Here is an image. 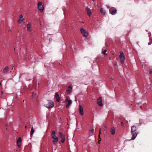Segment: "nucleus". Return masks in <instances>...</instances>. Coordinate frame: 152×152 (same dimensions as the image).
I'll return each mask as SVG.
<instances>
[{
  "instance_id": "22",
  "label": "nucleus",
  "mask_w": 152,
  "mask_h": 152,
  "mask_svg": "<svg viewBox=\"0 0 152 152\" xmlns=\"http://www.w3.org/2000/svg\"><path fill=\"white\" fill-rule=\"evenodd\" d=\"M100 11L101 13L103 14L104 15H105L106 14L105 11L103 10L102 8H101Z\"/></svg>"
},
{
  "instance_id": "12",
  "label": "nucleus",
  "mask_w": 152,
  "mask_h": 152,
  "mask_svg": "<svg viewBox=\"0 0 152 152\" xmlns=\"http://www.w3.org/2000/svg\"><path fill=\"white\" fill-rule=\"evenodd\" d=\"M23 16L22 15H21L19 17V20L18 22L19 23H21L23 21Z\"/></svg>"
},
{
  "instance_id": "15",
  "label": "nucleus",
  "mask_w": 152,
  "mask_h": 152,
  "mask_svg": "<svg viewBox=\"0 0 152 152\" xmlns=\"http://www.w3.org/2000/svg\"><path fill=\"white\" fill-rule=\"evenodd\" d=\"M136 132H137L136 127L134 126H132L131 127V133Z\"/></svg>"
},
{
  "instance_id": "35",
  "label": "nucleus",
  "mask_w": 152,
  "mask_h": 152,
  "mask_svg": "<svg viewBox=\"0 0 152 152\" xmlns=\"http://www.w3.org/2000/svg\"><path fill=\"white\" fill-rule=\"evenodd\" d=\"M1 94L2 95L3 94V92L2 91H1Z\"/></svg>"
},
{
  "instance_id": "2",
  "label": "nucleus",
  "mask_w": 152,
  "mask_h": 152,
  "mask_svg": "<svg viewBox=\"0 0 152 152\" xmlns=\"http://www.w3.org/2000/svg\"><path fill=\"white\" fill-rule=\"evenodd\" d=\"M65 102H66L67 103L66 105V108H68L72 103V101L71 100L69 99V97L68 96H66V97Z\"/></svg>"
},
{
  "instance_id": "19",
  "label": "nucleus",
  "mask_w": 152,
  "mask_h": 152,
  "mask_svg": "<svg viewBox=\"0 0 152 152\" xmlns=\"http://www.w3.org/2000/svg\"><path fill=\"white\" fill-rule=\"evenodd\" d=\"M58 135L59 137L61 138H65V136L62 133L60 132H58Z\"/></svg>"
},
{
  "instance_id": "21",
  "label": "nucleus",
  "mask_w": 152,
  "mask_h": 152,
  "mask_svg": "<svg viewBox=\"0 0 152 152\" xmlns=\"http://www.w3.org/2000/svg\"><path fill=\"white\" fill-rule=\"evenodd\" d=\"M34 132V129L33 127L32 126L31 128V131L30 132V136L31 137H32Z\"/></svg>"
},
{
  "instance_id": "32",
  "label": "nucleus",
  "mask_w": 152,
  "mask_h": 152,
  "mask_svg": "<svg viewBox=\"0 0 152 152\" xmlns=\"http://www.w3.org/2000/svg\"><path fill=\"white\" fill-rule=\"evenodd\" d=\"M86 37L88 35V33L86 32Z\"/></svg>"
},
{
  "instance_id": "11",
  "label": "nucleus",
  "mask_w": 152,
  "mask_h": 152,
  "mask_svg": "<svg viewBox=\"0 0 152 152\" xmlns=\"http://www.w3.org/2000/svg\"><path fill=\"white\" fill-rule=\"evenodd\" d=\"M55 97L56 99V100L57 102H59L60 100V99L58 93H56L55 96Z\"/></svg>"
},
{
  "instance_id": "17",
  "label": "nucleus",
  "mask_w": 152,
  "mask_h": 152,
  "mask_svg": "<svg viewBox=\"0 0 152 152\" xmlns=\"http://www.w3.org/2000/svg\"><path fill=\"white\" fill-rule=\"evenodd\" d=\"M80 31L81 33L82 34H83V36L84 37H86V31L82 28H80Z\"/></svg>"
},
{
  "instance_id": "18",
  "label": "nucleus",
  "mask_w": 152,
  "mask_h": 152,
  "mask_svg": "<svg viewBox=\"0 0 152 152\" xmlns=\"http://www.w3.org/2000/svg\"><path fill=\"white\" fill-rule=\"evenodd\" d=\"M110 131L111 134L113 135L114 134L115 132V129L114 127L111 128L110 129Z\"/></svg>"
},
{
  "instance_id": "8",
  "label": "nucleus",
  "mask_w": 152,
  "mask_h": 152,
  "mask_svg": "<svg viewBox=\"0 0 152 152\" xmlns=\"http://www.w3.org/2000/svg\"><path fill=\"white\" fill-rule=\"evenodd\" d=\"M17 143L18 146V148H20L21 145V139L20 137H18L17 141Z\"/></svg>"
},
{
  "instance_id": "31",
  "label": "nucleus",
  "mask_w": 152,
  "mask_h": 152,
  "mask_svg": "<svg viewBox=\"0 0 152 152\" xmlns=\"http://www.w3.org/2000/svg\"><path fill=\"white\" fill-rule=\"evenodd\" d=\"M75 101H77V96H75Z\"/></svg>"
},
{
  "instance_id": "24",
  "label": "nucleus",
  "mask_w": 152,
  "mask_h": 152,
  "mask_svg": "<svg viewBox=\"0 0 152 152\" xmlns=\"http://www.w3.org/2000/svg\"><path fill=\"white\" fill-rule=\"evenodd\" d=\"M101 133L100 131V130L99 132V135H98V137L99 138V141H98V143H99L100 141L101 140V139L100 137V135Z\"/></svg>"
},
{
  "instance_id": "26",
  "label": "nucleus",
  "mask_w": 152,
  "mask_h": 152,
  "mask_svg": "<svg viewBox=\"0 0 152 152\" xmlns=\"http://www.w3.org/2000/svg\"><path fill=\"white\" fill-rule=\"evenodd\" d=\"M107 50H104L102 53L104 54L105 55H107V54L106 53V52H107Z\"/></svg>"
},
{
  "instance_id": "36",
  "label": "nucleus",
  "mask_w": 152,
  "mask_h": 152,
  "mask_svg": "<svg viewBox=\"0 0 152 152\" xmlns=\"http://www.w3.org/2000/svg\"><path fill=\"white\" fill-rule=\"evenodd\" d=\"M140 107L141 108H142V106H140Z\"/></svg>"
},
{
  "instance_id": "23",
  "label": "nucleus",
  "mask_w": 152,
  "mask_h": 152,
  "mask_svg": "<svg viewBox=\"0 0 152 152\" xmlns=\"http://www.w3.org/2000/svg\"><path fill=\"white\" fill-rule=\"evenodd\" d=\"M32 96V99L36 98L37 97V95L36 94H35L34 92H33Z\"/></svg>"
},
{
  "instance_id": "4",
  "label": "nucleus",
  "mask_w": 152,
  "mask_h": 152,
  "mask_svg": "<svg viewBox=\"0 0 152 152\" xmlns=\"http://www.w3.org/2000/svg\"><path fill=\"white\" fill-rule=\"evenodd\" d=\"M119 57L121 59V64H123L125 59V57L124 56V54L122 52H120V54L119 55Z\"/></svg>"
},
{
  "instance_id": "1",
  "label": "nucleus",
  "mask_w": 152,
  "mask_h": 152,
  "mask_svg": "<svg viewBox=\"0 0 152 152\" xmlns=\"http://www.w3.org/2000/svg\"><path fill=\"white\" fill-rule=\"evenodd\" d=\"M52 137L53 139V144L56 145L57 142L58 140V138L56 136V132L55 131H53L51 133Z\"/></svg>"
},
{
  "instance_id": "30",
  "label": "nucleus",
  "mask_w": 152,
  "mask_h": 152,
  "mask_svg": "<svg viewBox=\"0 0 152 152\" xmlns=\"http://www.w3.org/2000/svg\"><path fill=\"white\" fill-rule=\"evenodd\" d=\"M121 125L122 126H124V124L123 122H121Z\"/></svg>"
},
{
  "instance_id": "16",
  "label": "nucleus",
  "mask_w": 152,
  "mask_h": 152,
  "mask_svg": "<svg viewBox=\"0 0 152 152\" xmlns=\"http://www.w3.org/2000/svg\"><path fill=\"white\" fill-rule=\"evenodd\" d=\"M86 12L88 15L90 16L91 14V10L88 8L86 7Z\"/></svg>"
},
{
  "instance_id": "14",
  "label": "nucleus",
  "mask_w": 152,
  "mask_h": 152,
  "mask_svg": "<svg viewBox=\"0 0 152 152\" xmlns=\"http://www.w3.org/2000/svg\"><path fill=\"white\" fill-rule=\"evenodd\" d=\"M79 113L80 115H82L83 114V109L82 107V106L79 105Z\"/></svg>"
},
{
  "instance_id": "13",
  "label": "nucleus",
  "mask_w": 152,
  "mask_h": 152,
  "mask_svg": "<svg viewBox=\"0 0 152 152\" xmlns=\"http://www.w3.org/2000/svg\"><path fill=\"white\" fill-rule=\"evenodd\" d=\"M9 70V68L8 66H6L3 69V72L4 74H7Z\"/></svg>"
},
{
  "instance_id": "6",
  "label": "nucleus",
  "mask_w": 152,
  "mask_h": 152,
  "mask_svg": "<svg viewBox=\"0 0 152 152\" xmlns=\"http://www.w3.org/2000/svg\"><path fill=\"white\" fill-rule=\"evenodd\" d=\"M117 10L114 8H111L109 9V12L113 15H115L117 13Z\"/></svg>"
},
{
  "instance_id": "5",
  "label": "nucleus",
  "mask_w": 152,
  "mask_h": 152,
  "mask_svg": "<svg viewBox=\"0 0 152 152\" xmlns=\"http://www.w3.org/2000/svg\"><path fill=\"white\" fill-rule=\"evenodd\" d=\"M38 7L41 12H42L44 10V7L42 5V3L41 1L39 2L38 4Z\"/></svg>"
},
{
  "instance_id": "9",
  "label": "nucleus",
  "mask_w": 152,
  "mask_h": 152,
  "mask_svg": "<svg viewBox=\"0 0 152 152\" xmlns=\"http://www.w3.org/2000/svg\"><path fill=\"white\" fill-rule=\"evenodd\" d=\"M97 103L99 106L101 107L102 106L103 104L102 102V99L101 97H99L98 99L97 100Z\"/></svg>"
},
{
  "instance_id": "27",
  "label": "nucleus",
  "mask_w": 152,
  "mask_h": 152,
  "mask_svg": "<svg viewBox=\"0 0 152 152\" xmlns=\"http://www.w3.org/2000/svg\"><path fill=\"white\" fill-rule=\"evenodd\" d=\"M8 124H6V129L7 130H8Z\"/></svg>"
},
{
  "instance_id": "10",
  "label": "nucleus",
  "mask_w": 152,
  "mask_h": 152,
  "mask_svg": "<svg viewBox=\"0 0 152 152\" xmlns=\"http://www.w3.org/2000/svg\"><path fill=\"white\" fill-rule=\"evenodd\" d=\"M132 134V137L131 139L132 140H134L136 137L138 133L137 132H131Z\"/></svg>"
},
{
  "instance_id": "3",
  "label": "nucleus",
  "mask_w": 152,
  "mask_h": 152,
  "mask_svg": "<svg viewBox=\"0 0 152 152\" xmlns=\"http://www.w3.org/2000/svg\"><path fill=\"white\" fill-rule=\"evenodd\" d=\"M46 107L48 108H51L53 107L54 105V102L50 100L48 101V103L45 104Z\"/></svg>"
},
{
  "instance_id": "34",
  "label": "nucleus",
  "mask_w": 152,
  "mask_h": 152,
  "mask_svg": "<svg viewBox=\"0 0 152 152\" xmlns=\"http://www.w3.org/2000/svg\"><path fill=\"white\" fill-rule=\"evenodd\" d=\"M27 126H25V128H27Z\"/></svg>"
},
{
  "instance_id": "28",
  "label": "nucleus",
  "mask_w": 152,
  "mask_h": 152,
  "mask_svg": "<svg viewBox=\"0 0 152 152\" xmlns=\"http://www.w3.org/2000/svg\"><path fill=\"white\" fill-rule=\"evenodd\" d=\"M149 73L150 74H152V69H150L149 70Z\"/></svg>"
},
{
  "instance_id": "25",
  "label": "nucleus",
  "mask_w": 152,
  "mask_h": 152,
  "mask_svg": "<svg viewBox=\"0 0 152 152\" xmlns=\"http://www.w3.org/2000/svg\"><path fill=\"white\" fill-rule=\"evenodd\" d=\"M65 141V138H61V142L62 143H64Z\"/></svg>"
},
{
  "instance_id": "7",
  "label": "nucleus",
  "mask_w": 152,
  "mask_h": 152,
  "mask_svg": "<svg viewBox=\"0 0 152 152\" xmlns=\"http://www.w3.org/2000/svg\"><path fill=\"white\" fill-rule=\"evenodd\" d=\"M72 88L71 86H69L66 91V93L68 95L70 94L72 92Z\"/></svg>"
},
{
  "instance_id": "37",
  "label": "nucleus",
  "mask_w": 152,
  "mask_h": 152,
  "mask_svg": "<svg viewBox=\"0 0 152 152\" xmlns=\"http://www.w3.org/2000/svg\"><path fill=\"white\" fill-rule=\"evenodd\" d=\"M11 31V30H10H10H9V31Z\"/></svg>"
},
{
  "instance_id": "20",
  "label": "nucleus",
  "mask_w": 152,
  "mask_h": 152,
  "mask_svg": "<svg viewBox=\"0 0 152 152\" xmlns=\"http://www.w3.org/2000/svg\"><path fill=\"white\" fill-rule=\"evenodd\" d=\"M27 30L28 31H31V24L30 23L27 24Z\"/></svg>"
},
{
  "instance_id": "29",
  "label": "nucleus",
  "mask_w": 152,
  "mask_h": 152,
  "mask_svg": "<svg viewBox=\"0 0 152 152\" xmlns=\"http://www.w3.org/2000/svg\"><path fill=\"white\" fill-rule=\"evenodd\" d=\"M90 132H91V133H93L94 132V129H92L90 130Z\"/></svg>"
},
{
  "instance_id": "38",
  "label": "nucleus",
  "mask_w": 152,
  "mask_h": 152,
  "mask_svg": "<svg viewBox=\"0 0 152 152\" xmlns=\"http://www.w3.org/2000/svg\"><path fill=\"white\" fill-rule=\"evenodd\" d=\"M106 45V46H107V45Z\"/></svg>"
},
{
  "instance_id": "33",
  "label": "nucleus",
  "mask_w": 152,
  "mask_h": 152,
  "mask_svg": "<svg viewBox=\"0 0 152 152\" xmlns=\"http://www.w3.org/2000/svg\"><path fill=\"white\" fill-rule=\"evenodd\" d=\"M13 66H12V69L11 70V71H10V72H12V70H13Z\"/></svg>"
}]
</instances>
